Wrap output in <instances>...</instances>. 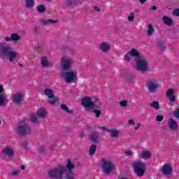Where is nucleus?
I'll list each match as a JSON object with an SVG mask.
<instances>
[{
    "instance_id": "obj_8",
    "label": "nucleus",
    "mask_w": 179,
    "mask_h": 179,
    "mask_svg": "<svg viewBox=\"0 0 179 179\" xmlns=\"http://www.w3.org/2000/svg\"><path fill=\"white\" fill-rule=\"evenodd\" d=\"M141 57H143V55H142L141 52H139V50L135 48H132L130 51L127 52L124 55V58L125 61H127V62H130V61H132V57L141 58Z\"/></svg>"
},
{
    "instance_id": "obj_44",
    "label": "nucleus",
    "mask_w": 179,
    "mask_h": 179,
    "mask_svg": "<svg viewBox=\"0 0 179 179\" xmlns=\"http://www.w3.org/2000/svg\"><path fill=\"white\" fill-rule=\"evenodd\" d=\"M125 156H132L134 155V152L131 150H126L124 152Z\"/></svg>"
},
{
    "instance_id": "obj_24",
    "label": "nucleus",
    "mask_w": 179,
    "mask_h": 179,
    "mask_svg": "<svg viewBox=\"0 0 179 179\" xmlns=\"http://www.w3.org/2000/svg\"><path fill=\"white\" fill-rule=\"evenodd\" d=\"M151 156L152 154L148 150L142 151L141 154L138 155V157H140L141 159H144L145 160H148L149 159H150Z\"/></svg>"
},
{
    "instance_id": "obj_51",
    "label": "nucleus",
    "mask_w": 179,
    "mask_h": 179,
    "mask_svg": "<svg viewBox=\"0 0 179 179\" xmlns=\"http://www.w3.org/2000/svg\"><path fill=\"white\" fill-rule=\"evenodd\" d=\"M94 10H95V12H100V8H99V7L94 6Z\"/></svg>"
},
{
    "instance_id": "obj_50",
    "label": "nucleus",
    "mask_w": 179,
    "mask_h": 179,
    "mask_svg": "<svg viewBox=\"0 0 179 179\" xmlns=\"http://www.w3.org/2000/svg\"><path fill=\"white\" fill-rule=\"evenodd\" d=\"M174 115L176 117V118H179V110L175 111Z\"/></svg>"
},
{
    "instance_id": "obj_16",
    "label": "nucleus",
    "mask_w": 179,
    "mask_h": 179,
    "mask_svg": "<svg viewBox=\"0 0 179 179\" xmlns=\"http://www.w3.org/2000/svg\"><path fill=\"white\" fill-rule=\"evenodd\" d=\"M90 141L94 143H100V133L94 131L90 134Z\"/></svg>"
},
{
    "instance_id": "obj_40",
    "label": "nucleus",
    "mask_w": 179,
    "mask_h": 179,
    "mask_svg": "<svg viewBox=\"0 0 179 179\" xmlns=\"http://www.w3.org/2000/svg\"><path fill=\"white\" fill-rule=\"evenodd\" d=\"M120 107H128V101L123 100L119 102Z\"/></svg>"
},
{
    "instance_id": "obj_29",
    "label": "nucleus",
    "mask_w": 179,
    "mask_h": 179,
    "mask_svg": "<svg viewBox=\"0 0 179 179\" xmlns=\"http://www.w3.org/2000/svg\"><path fill=\"white\" fill-rule=\"evenodd\" d=\"M147 33L148 36H153V33H155V29H153V25L149 24L147 27Z\"/></svg>"
},
{
    "instance_id": "obj_57",
    "label": "nucleus",
    "mask_w": 179,
    "mask_h": 179,
    "mask_svg": "<svg viewBox=\"0 0 179 179\" xmlns=\"http://www.w3.org/2000/svg\"><path fill=\"white\" fill-rule=\"evenodd\" d=\"M45 2H52V0H43Z\"/></svg>"
},
{
    "instance_id": "obj_9",
    "label": "nucleus",
    "mask_w": 179,
    "mask_h": 179,
    "mask_svg": "<svg viewBox=\"0 0 179 179\" xmlns=\"http://www.w3.org/2000/svg\"><path fill=\"white\" fill-rule=\"evenodd\" d=\"M81 104H83L85 108H87V110H94V108H98L94 102H93L89 96L83 98L81 100Z\"/></svg>"
},
{
    "instance_id": "obj_58",
    "label": "nucleus",
    "mask_w": 179,
    "mask_h": 179,
    "mask_svg": "<svg viewBox=\"0 0 179 179\" xmlns=\"http://www.w3.org/2000/svg\"><path fill=\"white\" fill-rule=\"evenodd\" d=\"M24 169H25V167H24V166H21V170H24Z\"/></svg>"
},
{
    "instance_id": "obj_7",
    "label": "nucleus",
    "mask_w": 179,
    "mask_h": 179,
    "mask_svg": "<svg viewBox=\"0 0 179 179\" xmlns=\"http://www.w3.org/2000/svg\"><path fill=\"white\" fill-rule=\"evenodd\" d=\"M78 72L73 70L66 71L62 73V77L66 83H73L76 80Z\"/></svg>"
},
{
    "instance_id": "obj_31",
    "label": "nucleus",
    "mask_w": 179,
    "mask_h": 179,
    "mask_svg": "<svg viewBox=\"0 0 179 179\" xmlns=\"http://www.w3.org/2000/svg\"><path fill=\"white\" fill-rule=\"evenodd\" d=\"M157 45L162 52L166 50V46L164 45V43L163 41H158Z\"/></svg>"
},
{
    "instance_id": "obj_27",
    "label": "nucleus",
    "mask_w": 179,
    "mask_h": 179,
    "mask_svg": "<svg viewBox=\"0 0 179 179\" xmlns=\"http://www.w3.org/2000/svg\"><path fill=\"white\" fill-rule=\"evenodd\" d=\"M73 5H80L79 0H66L65 1L66 6H72Z\"/></svg>"
},
{
    "instance_id": "obj_45",
    "label": "nucleus",
    "mask_w": 179,
    "mask_h": 179,
    "mask_svg": "<svg viewBox=\"0 0 179 179\" xmlns=\"http://www.w3.org/2000/svg\"><path fill=\"white\" fill-rule=\"evenodd\" d=\"M173 16L179 17V8H176V9L173 10Z\"/></svg>"
},
{
    "instance_id": "obj_34",
    "label": "nucleus",
    "mask_w": 179,
    "mask_h": 179,
    "mask_svg": "<svg viewBox=\"0 0 179 179\" xmlns=\"http://www.w3.org/2000/svg\"><path fill=\"white\" fill-rule=\"evenodd\" d=\"M96 149H97V146L94 144H92L90 147V156H93V155H94V153H96Z\"/></svg>"
},
{
    "instance_id": "obj_56",
    "label": "nucleus",
    "mask_w": 179,
    "mask_h": 179,
    "mask_svg": "<svg viewBox=\"0 0 179 179\" xmlns=\"http://www.w3.org/2000/svg\"><path fill=\"white\" fill-rule=\"evenodd\" d=\"M85 135V134L83 133V131H81L80 133V136H83Z\"/></svg>"
},
{
    "instance_id": "obj_26",
    "label": "nucleus",
    "mask_w": 179,
    "mask_h": 179,
    "mask_svg": "<svg viewBox=\"0 0 179 179\" xmlns=\"http://www.w3.org/2000/svg\"><path fill=\"white\" fill-rule=\"evenodd\" d=\"M162 22L168 26L169 27H171V26H173V19L164 15L162 17Z\"/></svg>"
},
{
    "instance_id": "obj_17",
    "label": "nucleus",
    "mask_w": 179,
    "mask_h": 179,
    "mask_svg": "<svg viewBox=\"0 0 179 179\" xmlns=\"http://www.w3.org/2000/svg\"><path fill=\"white\" fill-rule=\"evenodd\" d=\"M166 96L169 98L171 103H174L176 101V93H174V89H169L166 92Z\"/></svg>"
},
{
    "instance_id": "obj_13",
    "label": "nucleus",
    "mask_w": 179,
    "mask_h": 179,
    "mask_svg": "<svg viewBox=\"0 0 179 179\" xmlns=\"http://www.w3.org/2000/svg\"><path fill=\"white\" fill-rule=\"evenodd\" d=\"M164 176H171L173 174V168L171 165L165 164L160 169Z\"/></svg>"
},
{
    "instance_id": "obj_11",
    "label": "nucleus",
    "mask_w": 179,
    "mask_h": 179,
    "mask_svg": "<svg viewBox=\"0 0 179 179\" xmlns=\"http://www.w3.org/2000/svg\"><path fill=\"white\" fill-rule=\"evenodd\" d=\"M44 94L46 96L49 100L48 101V103L51 105H54L55 103H57L58 101V97L55 96L54 94V91L51 89H45L44 90Z\"/></svg>"
},
{
    "instance_id": "obj_15",
    "label": "nucleus",
    "mask_w": 179,
    "mask_h": 179,
    "mask_svg": "<svg viewBox=\"0 0 179 179\" xmlns=\"http://www.w3.org/2000/svg\"><path fill=\"white\" fill-rule=\"evenodd\" d=\"M168 127L170 131H178V122L176 121L173 118H170L168 122Z\"/></svg>"
},
{
    "instance_id": "obj_52",
    "label": "nucleus",
    "mask_w": 179,
    "mask_h": 179,
    "mask_svg": "<svg viewBox=\"0 0 179 179\" xmlns=\"http://www.w3.org/2000/svg\"><path fill=\"white\" fill-rule=\"evenodd\" d=\"M139 128H141V124H138L135 127L134 129L135 131H138V129H139Z\"/></svg>"
},
{
    "instance_id": "obj_37",
    "label": "nucleus",
    "mask_w": 179,
    "mask_h": 179,
    "mask_svg": "<svg viewBox=\"0 0 179 179\" xmlns=\"http://www.w3.org/2000/svg\"><path fill=\"white\" fill-rule=\"evenodd\" d=\"M30 121L31 122H33V124H38V122H40L38 119H37L36 115H31L30 116Z\"/></svg>"
},
{
    "instance_id": "obj_6",
    "label": "nucleus",
    "mask_w": 179,
    "mask_h": 179,
    "mask_svg": "<svg viewBox=\"0 0 179 179\" xmlns=\"http://www.w3.org/2000/svg\"><path fill=\"white\" fill-rule=\"evenodd\" d=\"M60 64L63 71H71L72 65L75 64V60L71 56H63L61 58Z\"/></svg>"
},
{
    "instance_id": "obj_46",
    "label": "nucleus",
    "mask_w": 179,
    "mask_h": 179,
    "mask_svg": "<svg viewBox=\"0 0 179 179\" xmlns=\"http://www.w3.org/2000/svg\"><path fill=\"white\" fill-rule=\"evenodd\" d=\"M2 93H6V92H5V90L3 89V85H0V94H2Z\"/></svg>"
},
{
    "instance_id": "obj_30",
    "label": "nucleus",
    "mask_w": 179,
    "mask_h": 179,
    "mask_svg": "<svg viewBox=\"0 0 179 179\" xmlns=\"http://www.w3.org/2000/svg\"><path fill=\"white\" fill-rule=\"evenodd\" d=\"M10 37L13 43H17V41H20V36H19L17 34H12Z\"/></svg>"
},
{
    "instance_id": "obj_25",
    "label": "nucleus",
    "mask_w": 179,
    "mask_h": 179,
    "mask_svg": "<svg viewBox=\"0 0 179 179\" xmlns=\"http://www.w3.org/2000/svg\"><path fill=\"white\" fill-rule=\"evenodd\" d=\"M41 65L42 68H48L50 66V62H48V57L43 56L41 58Z\"/></svg>"
},
{
    "instance_id": "obj_35",
    "label": "nucleus",
    "mask_w": 179,
    "mask_h": 179,
    "mask_svg": "<svg viewBox=\"0 0 179 179\" xmlns=\"http://www.w3.org/2000/svg\"><path fill=\"white\" fill-rule=\"evenodd\" d=\"M47 8H45V6L44 5H39L37 6V12H38V13H44V12H45Z\"/></svg>"
},
{
    "instance_id": "obj_22",
    "label": "nucleus",
    "mask_w": 179,
    "mask_h": 179,
    "mask_svg": "<svg viewBox=\"0 0 179 179\" xmlns=\"http://www.w3.org/2000/svg\"><path fill=\"white\" fill-rule=\"evenodd\" d=\"M111 48V45L107 42H103L100 43L99 50L102 51V52H108Z\"/></svg>"
},
{
    "instance_id": "obj_33",
    "label": "nucleus",
    "mask_w": 179,
    "mask_h": 179,
    "mask_svg": "<svg viewBox=\"0 0 179 179\" xmlns=\"http://www.w3.org/2000/svg\"><path fill=\"white\" fill-rule=\"evenodd\" d=\"M73 169H75V164H73L71 161H68L66 170H68L71 173Z\"/></svg>"
},
{
    "instance_id": "obj_36",
    "label": "nucleus",
    "mask_w": 179,
    "mask_h": 179,
    "mask_svg": "<svg viewBox=\"0 0 179 179\" xmlns=\"http://www.w3.org/2000/svg\"><path fill=\"white\" fill-rule=\"evenodd\" d=\"M60 107L63 111L68 113V114H72V113H73V111L69 110V108H68V106H66L65 104H62Z\"/></svg>"
},
{
    "instance_id": "obj_5",
    "label": "nucleus",
    "mask_w": 179,
    "mask_h": 179,
    "mask_svg": "<svg viewBox=\"0 0 179 179\" xmlns=\"http://www.w3.org/2000/svg\"><path fill=\"white\" fill-rule=\"evenodd\" d=\"M132 169L137 176L142 177L145 176L146 165L142 162L135 161L132 163Z\"/></svg>"
},
{
    "instance_id": "obj_59",
    "label": "nucleus",
    "mask_w": 179,
    "mask_h": 179,
    "mask_svg": "<svg viewBox=\"0 0 179 179\" xmlns=\"http://www.w3.org/2000/svg\"><path fill=\"white\" fill-rule=\"evenodd\" d=\"M18 65H19V66H23V64H19Z\"/></svg>"
},
{
    "instance_id": "obj_3",
    "label": "nucleus",
    "mask_w": 179,
    "mask_h": 179,
    "mask_svg": "<svg viewBox=\"0 0 179 179\" xmlns=\"http://www.w3.org/2000/svg\"><path fill=\"white\" fill-rule=\"evenodd\" d=\"M134 69L137 72H140V73L150 72V64H149V60L143 56L136 58Z\"/></svg>"
},
{
    "instance_id": "obj_1",
    "label": "nucleus",
    "mask_w": 179,
    "mask_h": 179,
    "mask_svg": "<svg viewBox=\"0 0 179 179\" xmlns=\"http://www.w3.org/2000/svg\"><path fill=\"white\" fill-rule=\"evenodd\" d=\"M0 58L6 59L8 58L9 62H17L19 54L13 50V48L6 43H0Z\"/></svg>"
},
{
    "instance_id": "obj_55",
    "label": "nucleus",
    "mask_w": 179,
    "mask_h": 179,
    "mask_svg": "<svg viewBox=\"0 0 179 179\" xmlns=\"http://www.w3.org/2000/svg\"><path fill=\"white\" fill-rule=\"evenodd\" d=\"M151 9H152V10H156V9H157V8L154 6H152V7L151 8Z\"/></svg>"
},
{
    "instance_id": "obj_10",
    "label": "nucleus",
    "mask_w": 179,
    "mask_h": 179,
    "mask_svg": "<svg viewBox=\"0 0 179 179\" xmlns=\"http://www.w3.org/2000/svg\"><path fill=\"white\" fill-rule=\"evenodd\" d=\"M147 89L150 93H156L159 90V81L155 79L149 80L147 83Z\"/></svg>"
},
{
    "instance_id": "obj_2",
    "label": "nucleus",
    "mask_w": 179,
    "mask_h": 179,
    "mask_svg": "<svg viewBox=\"0 0 179 179\" xmlns=\"http://www.w3.org/2000/svg\"><path fill=\"white\" fill-rule=\"evenodd\" d=\"M48 176L53 179H76L71 173L66 172V167L59 165L48 172Z\"/></svg>"
},
{
    "instance_id": "obj_53",
    "label": "nucleus",
    "mask_w": 179,
    "mask_h": 179,
    "mask_svg": "<svg viewBox=\"0 0 179 179\" xmlns=\"http://www.w3.org/2000/svg\"><path fill=\"white\" fill-rule=\"evenodd\" d=\"M99 129H102V131H107V128L106 127H99Z\"/></svg>"
},
{
    "instance_id": "obj_18",
    "label": "nucleus",
    "mask_w": 179,
    "mask_h": 179,
    "mask_svg": "<svg viewBox=\"0 0 179 179\" xmlns=\"http://www.w3.org/2000/svg\"><path fill=\"white\" fill-rule=\"evenodd\" d=\"M58 23V20H52V19H45L41 18L40 20V24L43 26H48L50 24H55Z\"/></svg>"
},
{
    "instance_id": "obj_49",
    "label": "nucleus",
    "mask_w": 179,
    "mask_h": 179,
    "mask_svg": "<svg viewBox=\"0 0 179 179\" xmlns=\"http://www.w3.org/2000/svg\"><path fill=\"white\" fill-rule=\"evenodd\" d=\"M5 41L9 42V41H12V37H9V36H6L4 38Z\"/></svg>"
},
{
    "instance_id": "obj_42",
    "label": "nucleus",
    "mask_w": 179,
    "mask_h": 179,
    "mask_svg": "<svg viewBox=\"0 0 179 179\" xmlns=\"http://www.w3.org/2000/svg\"><path fill=\"white\" fill-rule=\"evenodd\" d=\"M156 118V121H157L158 122H162V121H163V120H164V117H163V115H156L155 116Z\"/></svg>"
},
{
    "instance_id": "obj_32",
    "label": "nucleus",
    "mask_w": 179,
    "mask_h": 179,
    "mask_svg": "<svg viewBox=\"0 0 179 179\" xmlns=\"http://www.w3.org/2000/svg\"><path fill=\"white\" fill-rule=\"evenodd\" d=\"M150 106L152 108H154V110H160V103H159V101H153L150 103Z\"/></svg>"
},
{
    "instance_id": "obj_48",
    "label": "nucleus",
    "mask_w": 179,
    "mask_h": 179,
    "mask_svg": "<svg viewBox=\"0 0 179 179\" xmlns=\"http://www.w3.org/2000/svg\"><path fill=\"white\" fill-rule=\"evenodd\" d=\"M20 171L18 170H15L11 173V176H17V174H19Z\"/></svg>"
},
{
    "instance_id": "obj_43",
    "label": "nucleus",
    "mask_w": 179,
    "mask_h": 179,
    "mask_svg": "<svg viewBox=\"0 0 179 179\" xmlns=\"http://www.w3.org/2000/svg\"><path fill=\"white\" fill-rule=\"evenodd\" d=\"M45 152V147L41 146L38 148V153L41 155V153H44Z\"/></svg>"
},
{
    "instance_id": "obj_47",
    "label": "nucleus",
    "mask_w": 179,
    "mask_h": 179,
    "mask_svg": "<svg viewBox=\"0 0 179 179\" xmlns=\"http://www.w3.org/2000/svg\"><path fill=\"white\" fill-rule=\"evenodd\" d=\"M129 125H135V121L132 119L127 121Z\"/></svg>"
},
{
    "instance_id": "obj_23",
    "label": "nucleus",
    "mask_w": 179,
    "mask_h": 179,
    "mask_svg": "<svg viewBox=\"0 0 179 179\" xmlns=\"http://www.w3.org/2000/svg\"><path fill=\"white\" fill-rule=\"evenodd\" d=\"M48 113L47 112V109L45 108H39L37 110V116L41 117V118H45L47 117Z\"/></svg>"
},
{
    "instance_id": "obj_19",
    "label": "nucleus",
    "mask_w": 179,
    "mask_h": 179,
    "mask_svg": "<svg viewBox=\"0 0 179 179\" xmlns=\"http://www.w3.org/2000/svg\"><path fill=\"white\" fill-rule=\"evenodd\" d=\"M8 103H9V99L6 93L0 94V107H5Z\"/></svg>"
},
{
    "instance_id": "obj_38",
    "label": "nucleus",
    "mask_w": 179,
    "mask_h": 179,
    "mask_svg": "<svg viewBox=\"0 0 179 179\" xmlns=\"http://www.w3.org/2000/svg\"><path fill=\"white\" fill-rule=\"evenodd\" d=\"M128 22H134L135 20V13H130L127 17Z\"/></svg>"
},
{
    "instance_id": "obj_41",
    "label": "nucleus",
    "mask_w": 179,
    "mask_h": 179,
    "mask_svg": "<svg viewBox=\"0 0 179 179\" xmlns=\"http://www.w3.org/2000/svg\"><path fill=\"white\" fill-rule=\"evenodd\" d=\"M21 146H22V148H23V149H28L29 143L26 141H24L22 142Z\"/></svg>"
},
{
    "instance_id": "obj_14",
    "label": "nucleus",
    "mask_w": 179,
    "mask_h": 179,
    "mask_svg": "<svg viewBox=\"0 0 179 179\" xmlns=\"http://www.w3.org/2000/svg\"><path fill=\"white\" fill-rule=\"evenodd\" d=\"M108 134H110L113 139H118L121 136V130L117 129H110L107 130Z\"/></svg>"
},
{
    "instance_id": "obj_20",
    "label": "nucleus",
    "mask_w": 179,
    "mask_h": 179,
    "mask_svg": "<svg viewBox=\"0 0 179 179\" xmlns=\"http://www.w3.org/2000/svg\"><path fill=\"white\" fill-rule=\"evenodd\" d=\"M24 96L23 94L18 92L13 95V100L15 101L16 104H20L22 101H23Z\"/></svg>"
},
{
    "instance_id": "obj_60",
    "label": "nucleus",
    "mask_w": 179,
    "mask_h": 179,
    "mask_svg": "<svg viewBox=\"0 0 179 179\" xmlns=\"http://www.w3.org/2000/svg\"><path fill=\"white\" fill-rule=\"evenodd\" d=\"M0 125H1V121H0Z\"/></svg>"
},
{
    "instance_id": "obj_39",
    "label": "nucleus",
    "mask_w": 179,
    "mask_h": 179,
    "mask_svg": "<svg viewBox=\"0 0 179 179\" xmlns=\"http://www.w3.org/2000/svg\"><path fill=\"white\" fill-rule=\"evenodd\" d=\"M93 113L95 114V118H99L101 115V110H100L94 109Z\"/></svg>"
},
{
    "instance_id": "obj_21",
    "label": "nucleus",
    "mask_w": 179,
    "mask_h": 179,
    "mask_svg": "<svg viewBox=\"0 0 179 179\" xmlns=\"http://www.w3.org/2000/svg\"><path fill=\"white\" fill-rule=\"evenodd\" d=\"M2 153L3 155H4V156H6L7 157H13V156L15 155V151L13 150V148L9 147H6V148H4L2 150Z\"/></svg>"
},
{
    "instance_id": "obj_54",
    "label": "nucleus",
    "mask_w": 179,
    "mask_h": 179,
    "mask_svg": "<svg viewBox=\"0 0 179 179\" xmlns=\"http://www.w3.org/2000/svg\"><path fill=\"white\" fill-rule=\"evenodd\" d=\"M141 3V5H143V3H145V2H146L147 0H138Z\"/></svg>"
},
{
    "instance_id": "obj_28",
    "label": "nucleus",
    "mask_w": 179,
    "mask_h": 179,
    "mask_svg": "<svg viewBox=\"0 0 179 179\" xmlns=\"http://www.w3.org/2000/svg\"><path fill=\"white\" fill-rule=\"evenodd\" d=\"M36 2L34 0H25V7L27 9H33L34 8Z\"/></svg>"
},
{
    "instance_id": "obj_4",
    "label": "nucleus",
    "mask_w": 179,
    "mask_h": 179,
    "mask_svg": "<svg viewBox=\"0 0 179 179\" xmlns=\"http://www.w3.org/2000/svg\"><path fill=\"white\" fill-rule=\"evenodd\" d=\"M102 171L105 174H111L114 170H115V164L110 159L103 158L101 164Z\"/></svg>"
},
{
    "instance_id": "obj_12",
    "label": "nucleus",
    "mask_w": 179,
    "mask_h": 179,
    "mask_svg": "<svg viewBox=\"0 0 179 179\" xmlns=\"http://www.w3.org/2000/svg\"><path fill=\"white\" fill-rule=\"evenodd\" d=\"M16 131L17 134H18V135L20 136H27V135H30V133L31 132L30 127L26 124L17 126Z\"/></svg>"
}]
</instances>
